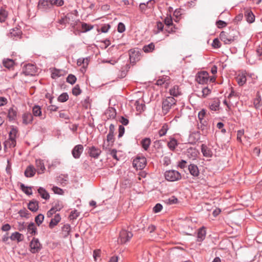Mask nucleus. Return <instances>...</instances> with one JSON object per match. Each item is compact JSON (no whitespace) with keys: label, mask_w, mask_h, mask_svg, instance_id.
I'll list each match as a JSON object with an SVG mask.
<instances>
[{"label":"nucleus","mask_w":262,"mask_h":262,"mask_svg":"<svg viewBox=\"0 0 262 262\" xmlns=\"http://www.w3.org/2000/svg\"><path fill=\"white\" fill-rule=\"evenodd\" d=\"M176 100L173 97H167L162 102V110L164 115L167 114L169 111L171 106L175 105Z\"/></svg>","instance_id":"f257e3e1"},{"label":"nucleus","mask_w":262,"mask_h":262,"mask_svg":"<svg viewBox=\"0 0 262 262\" xmlns=\"http://www.w3.org/2000/svg\"><path fill=\"white\" fill-rule=\"evenodd\" d=\"M164 177L165 179L170 182H174L181 179V173L175 170H167L165 172Z\"/></svg>","instance_id":"f03ea898"},{"label":"nucleus","mask_w":262,"mask_h":262,"mask_svg":"<svg viewBox=\"0 0 262 262\" xmlns=\"http://www.w3.org/2000/svg\"><path fill=\"white\" fill-rule=\"evenodd\" d=\"M7 134L5 135L6 136L8 135V138L6 139L4 143V149L6 150L7 148H11L15 146L16 141H15V133L16 132H6Z\"/></svg>","instance_id":"7ed1b4c3"},{"label":"nucleus","mask_w":262,"mask_h":262,"mask_svg":"<svg viewBox=\"0 0 262 262\" xmlns=\"http://www.w3.org/2000/svg\"><path fill=\"white\" fill-rule=\"evenodd\" d=\"M129 59L132 63L135 64L140 60L142 56V51L138 48L131 49L129 50Z\"/></svg>","instance_id":"20e7f679"},{"label":"nucleus","mask_w":262,"mask_h":262,"mask_svg":"<svg viewBox=\"0 0 262 262\" xmlns=\"http://www.w3.org/2000/svg\"><path fill=\"white\" fill-rule=\"evenodd\" d=\"M133 236V234L131 232L123 229L120 232L118 242L121 244H125L130 241Z\"/></svg>","instance_id":"39448f33"},{"label":"nucleus","mask_w":262,"mask_h":262,"mask_svg":"<svg viewBox=\"0 0 262 262\" xmlns=\"http://www.w3.org/2000/svg\"><path fill=\"white\" fill-rule=\"evenodd\" d=\"M146 164V159L143 156H137L133 161V165L137 169H143Z\"/></svg>","instance_id":"423d86ee"},{"label":"nucleus","mask_w":262,"mask_h":262,"mask_svg":"<svg viewBox=\"0 0 262 262\" xmlns=\"http://www.w3.org/2000/svg\"><path fill=\"white\" fill-rule=\"evenodd\" d=\"M36 72V67L33 64L28 63L23 68V73L26 76H34Z\"/></svg>","instance_id":"0eeeda50"},{"label":"nucleus","mask_w":262,"mask_h":262,"mask_svg":"<svg viewBox=\"0 0 262 262\" xmlns=\"http://www.w3.org/2000/svg\"><path fill=\"white\" fill-rule=\"evenodd\" d=\"M209 78V74L206 71L198 72L195 76L196 81L200 84L207 83Z\"/></svg>","instance_id":"6e6552de"},{"label":"nucleus","mask_w":262,"mask_h":262,"mask_svg":"<svg viewBox=\"0 0 262 262\" xmlns=\"http://www.w3.org/2000/svg\"><path fill=\"white\" fill-rule=\"evenodd\" d=\"M30 252L32 253H36L41 249V245L38 238H33L30 243Z\"/></svg>","instance_id":"1a4fd4ad"},{"label":"nucleus","mask_w":262,"mask_h":262,"mask_svg":"<svg viewBox=\"0 0 262 262\" xmlns=\"http://www.w3.org/2000/svg\"><path fill=\"white\" fill-rule=\"evenodd\" d=\"M87 150L89 156L94 159H98L101 153L100 148L94 146L88 147Z\"/></svg>","instance_id":"9d476101"},{"label":"nucleus","mask_w":262,"mask_h":262,"mask_svg":"<svg viewBox=\"0 0 262 262\" xmlns=\"http://www.w3.org/2000/svg\"><path fill=\"white\" fill-rule=\"evenodd\" d=\"M17 108L13 105L8 110L7 117L10 121H15L17 118Z\"/></svg>","instance_id":"9b49d317"},{"label":"nucleus","mask_w":262,"mask_h":262,"mask_svg":"<svg viewBox=\"0 0 262 262\" xmlns=\"http://www.w3.org/2000/svg\"><path fill=\"white\" fill-rule=\"evenodd\" d=\"M191 221L188 220L186 221L184 224L182 225V226L184 228L183 232L187 235H191L193 232L192 227L190 226V225L192 224Z\"/></svg>","instance_id":"f8f14e48"},{"label":"nucleus","mask_w":262,"mask_h":262,"mask_svg":"<svg viewBox=\"0 0 262 262\" xmlns=\"http://www.w3.org/2000/svg\"><path fill=\"white\" fill-rule=\"evenodd\" d=\"M83 150V147L81 144L76 145L72 150V155L75 159L79 158Z\"/></svg>","instance_id":"ddd939ff"},{"label":"nucleus","mask_w":262,"mask_h":262,"mask_svg":"<svg viewBox=\"0 0 262 262\" xmlns=\"http://www.w3.org/2000/svg\"><path fill=\"white\" fill-rule=\"evenodd\" d=\"M201 151L203 156L206 158H211L213 156L212 150L205 144H203L201 145Z\"/></svg>","instance_id":"4468645a"},{"label":"nucleus","mask_w":262,"mask_h":262,"mask_svg":"<svg viewBox=\"0 0 262 262\" xmlns=\"http://www.w3.org/2000/svg\"><path fill=\"white\" fill-rule=\"evenodd\" d=\"M23 123L25 124L31 123L33 120V116L30 112H26L23 114Z\"/></svg>","instance_id":"2eb2a0df"},{"label":"nucleus","mask_w":262,"mask_h":262,"mask_svg":"<svg viewBox=\"0 0 262 262\" xmlns=\"http://www.w3.org/2000/svg\"><path fill=\"white\" fill-rule=\"evenodd\" d=\"M35 165L36 167V171L38 173L40 174L44 172L45 170V167L42 160L40 159L36 160Z\"/></svg>","instance_id":"dca6fc26"},{"label":"nucleus","mask_w":262,"mask_h":262,"mask_svg":"<svg viewBox=\"0 0 262 262\" xmlns=\"http://www.w3.org/2000/svg\"><path fill=\"white\" fill-rule=\"evenodd\" d=\"M10 239L12 241H16L17 243L22 242L24 239V235L18 232H15L11 234Z\"/></svg>","instance_id":"f3484780"},{"label":"nucleus","mask_w":262,"mask_h":262,"mask_svg":"<svg viewBox=\"0 0 262 262\" xmlns=\"http://www.w3.org/2000/svg\"><path fill=\"white\" fill-rule=\"evenodd\" d=\"M199 154L198 150L193 147H190L187 149V156L190 159L193 160L195 159Z\"/></svg>","instance_id":"a211bd4d"},{"label":"nucleus","mask_w":262,"mask_h":262,"mask_svg":"<svg viewBox=\"0 0 262 262\" xmlns=\"http://www.w3.org/2000/svg\"><path fill=\"white\" fill-rule=\"evenodd\" d=\"M61 221V217L59 213L56 214L53 218L51 220L49 223V227L50 229H53Z\"/></svg>","instance_id":"6ab92c4d"},{"label":"nucleus","mask_w":262,"mask_h":262,"mask_svg":"<svg viewBox=\"0 0 262 262\" xmlns=\"http://www.w3.org/2000/svg\"><path fill=\"white\" fill-rule=\"evenodd\" d=\"M36 169L33 165L28 166L24 172L25 176L27 178H31L34 176L36 172Z\"/></svg>","instance_id":"aec40b11"},{"label":"nucleus","mask_w":262,"mask_h":262,"mask_svg":"<svg viewBox=\"0 0 262 262\" xmlns=\"http://www.w3.org/2000/svg\"><path fill=\"white\" fill-rule=\"evenodd\" d=\"M220 39L224 42L225 45H229L233 42V39H229L227 37V33L225 31H222L220 34Z\"/></svg>","instance_id":"412c9836"},{"label":"nucleus","mask_w":262,"mask_h":262,"mask_svg":"<svg viewBox=\"0 0 262 262\" xmlns=\"http://www.w3.org/2000/svg\"><path fill=\"white\" fill-rule=\"evenodd\" d=\"M188 170L190 174L193 177H198L200 174L198 167L194 164H191L189 165Z\"/></svg>","instance_id":"4be33fe9"},{"label":"nucleus","mask_w":262,"mask_h":262,"mask_svg":"<svg viewBox=\"0 0 262 262\" xmlns=\"http://www.w3.org/2000/svg\"><path fill=\"white\" fill-rule=\"evenodd\" d=\"M200 140V132H191L189 136V140L191 143H195Z\"/></svg>","instance_id":"5701e85b"},{"label":"nucleus","mask_w":262,"mask_h":262,"mask_svg":"<svg viewBox=\"0 0 262 262\" xmlns=\"http://www.w3.org/2000/svg\"><path fill=\"white\" fill-rule=\"evenodd\" d=\"M38 6L44 9H48L52 7V5L50 0H39Z\"/></svg>","instance_id":"b1692460"},{"label":"nucleus","mask_w":262,"mask_h":262,"mask_svg":"<svg viewBox=\"0 0 262 262\" xmlns=\"http://www.w3.org/2000/svg\"><path fill=\"white\" fill-rule=\"evenodd\" d=\"M248 23L251 24L255 21V16L251 10H247L245 14Z\"/></svg>","instance_id":"393cba45"},{"label":"nucleus","mask_w":262,"mask_h":262,"mask_svg":"<svg viewBox=\"0 0 262 262\" xmlns=\"http://www.w3.org/2000/svg\"><path fill=\"white\" fill-rule=\"evenodd\" d=\"M32 115L35 117H41L42 115V111L41 106L38 105H34L32 107Z\"/></svg>","instance_id":"a878e982"},{"label":"nucleus","mask_w":262,"mask_h":262,"mask_svg":"<svg viewBox=\"0 0 262 262\" xmlns=\"http://www.w3.org/2000/svg\"><path fill=\"white\" fill-rule=\"evenodd\" d=\"M28 208L33 212H36L38 209V201L33 200L28 204Z\"/></svg>","instance_id":"bb28decb"},{"label":"nucleus","mask_w":262,"mask_h":262,"mask_svg":"<svg viewBox=\"0 0 262 262\" xmlns=\"http://www.w3.org/2000/svg\"><path fill=\"white\" fill-rule=\"evenodd\" d=\"M27 232L28 233L31 235H35L37 233V228L33 223H30L27 226Z\"/></svg>","instance_id":"cd10ccee"},{"label":"nucleus","mask_w":262,"mask_h":262,"mask_svg":"<svg viewBox=\"0 0 262 262\" xmlns=\"http://www.w3.org/2000/svg\"><path fill=\"white\" fill-rule=\"evenodd\" d=\"M220 105V101L218 99H214L213 101L209 104V108L211 110L216 111L219 109Z\"/></svg>","instance_id":"c85d7f7f"},{"label":"nucleus","mask_w":262,"mask_h":262,"mask_svg":"<svg viewBox=\"0 0 262 262\" xmlns=\"http://www.w3.org/2000/svg\"><path fill=\"white\" fill-rule=\"evenodd\" d=\"M206 230L204 227L200 228L198 232V241H203L206 237Z\"/></svg>","instance_id":"c756f323"},{"label":"nucleus","mask_w":262,"mask_h":262,"mask_svg":"<svg viewBox=\"0 0 262 262\" xmlns=\"http://www.w3.org/2000/svg\"><path fill=\"white\" fill-rule=\"evenodd\" d=\"M37 191L42 199H44L46 200L49 199L50 195L45 188L42 187H39Z\"/></svg>","instance_id":"7c9ffc66"},{"label":"nucleus","mask_w":262,"mask_h":262,"mask_svg":"<svg viewBox=\"0 0 262 262\" xmlns=\"http://www.w3.org/2000/svg\"><path fill=\"white\" fill-rule=\"evenodd\" d=\"M14 63V61L10 58L4 59L3 60V66L7 69H10L11 67H13Z\"/></svg>","instance_id":"2f4dec72"},{"label":"nucleus","mask_w":262,"mask_h":262,"mask_svg":"<svg viewBox=\"0 0 262 262\" xmlns=\"http://www.w3.org/2000/svg\"><path fill=\"white\" fill-rule=\"evenodd\" d=\"M135 105L136 106L137 111L140 112L144 111L146 108L144 101H143V102L140 103L139 100H136Z\"/></svg>","instance_id":"473e14b6"},{"label":"nucleus","mask_w":262,"mask_h":262,"mask_svg":"<svg viewBox=\"0 0 262 262\" xmlns=\"http://www.w3.org/2000/svg\"><path fill=\"white\" fill-rule=\"evenodd\" d=\"M155 46L154 43L150 42L148 45H144L143 47V51L145 53H150L155 50Z\"/></svg>","instance_id":"72a5a7b5"},{"label":"nucleus","mask_w":262,"mask_h":262,"mask_svg":"<svg viewBox=\"0 0 262 262\" xmlns=\"http://www.w3.org/2000/svg\"><path fill=\"white\" fill-rule=\"evenodd\" d=\"M237 140L243 144H246V142L248 141V138L244 135V132H237Z\"/></svg>","instance_id":"f704fd0d"},{"label":"nucleus","mask_w":262,"mask_h":262,"mask_svg":"<svg viewBox=\"0 0 262 262\" xmlns=\"http://www.w3.org/2000/svg\"><path fill=\"white\" fill-rule=\"evenodd\" d=\"M71 231V226L69 224H66L63 226L61 229L62 234L64 237H67Z\"/></svg>","instance_id":"c9c22d12"},{"label":"nucleus","mask_w":262,"mask_h":262,"mask_svg":"<svg viewBox=\"0 0 262 262\" xmlns=\"http://www.w3.org/2000/svg\"><path fill=\"white\" fill-rule=\"evenodd\" d=\"M238 84L239 86L244 85L247 81V78L245 74H242L239 75L238 77L236 79Z\"/></svg>","instance_id":"e433bc0d"},{"label":"nucleus","mask_w":262,"mask_h":262,"mask_svg":"<svg viewBox=\"0 0 262 262\" xmlns=\"http://www.w3.org/2000/svg\"><path fill=\"white\" fill-rule=\"evenodd\" d=\"M69 96L67 92L61 93L57 98V101L59 102H65L69 99Z\"/></svg>","instance_id":"4c0bfd02"},{"label":"nucleus","mask_w":262,"mask_h":262,"mask_svg":"<svg viewBox=\"0 0 262 262\" xmlns=\"http://www.w3.org/2000/svg\"><path fill=\"white\" fill-rule=\"evenodd\" d=\"M164 22L165 25L168 27L173 25L172 17L171 14H167V16L165 18Z\"/></svg>","instance_id":"58836bf2"},{"label":"nucleus","mask_w":262,"mask_h":262,"mask_svg":"<svg viewBox=\"0 0 262 262\" xmlns=\"http://www.w3.org/2000/svg\"><path fill=\"white\" fill-rule=\"evenodd\" d=\"M106 153L111 155L114 159L118 161L119 159L117 156V150L115 149H111L110 148L106 149Z\"/></svg>","instance_id":"ea45409f"},{"label":"nucleus","mask_w":262,"mask_h":262,"mask_svg":"<svg viewBox=\"0 0 262 262\" xmlns=\"http://www.w3.org/2000/svg\"><path fill=\"white\" fill-rule=\"evenodd\" d=\"M151 143L150 139L148 138L143 139L141 141V145L144 150H146L148 148Z\"/></svg>","instance_id":"a19ab883"},{"label":"nucleus","mask_w":262,"mask_h":262,"mask_svg":"<svg viewBox=\"0 0 262 262\" xmlns=\"http://www.w3.org/2000/svg\"><path fill=\"white\" fill-rule=\"evenodd\" d=\"M169 94L174 98V97H178L180 95V93L178 90V86L174 85L172 88L169 90Z\"/></svg>","instance_id":"79ce46f5"},{"label":"nucleus","mask_w":262,"mask_h":262,"mask_svg":"<svg viewBox=\"0 0 262 262\" xmlns=\"http://www.w3.org/2000/svg\"><path fill=\"white\" fill-rule=\"evenodd\" d=\"M76 80H77L76 77L72 74H69L66 78V81L68 83H69L72 85H73L74 84H75Z\"/></svg>","instance_id":"37998d69"},{"label":"nucleus","mask_w":262,"mask_h":262,"mask_svg":"<svg viewBox=\"0 0 262 262\" xmlns=\"http://www.w3.org/2000/svg\"><path fill=\"white\" fill-rule=\"evenodd\" d=\"M94 26L93 25L88 24L86 23H82L81 24V28L83 31L81 32L82 33H85L88 31L91 30L93 28Z\"/></svg>","instance_id":"c03bdc74"},{"label":"nucleus","mask_w":262,"mask_h":262,"mask_svg":"<svg viewBox=\"0 0 262 262\" xmlns=\"http://www.w3.org/2000/svg\"><path fill=\"white\" fill-rule=\"evenodd\" d=\"M7 16H8L7 12L3 9H0V22L1 23L4 22L5 21V19L7 18Z\"/></svg>","instance_id":"a18cd8bd"},{"label":"nucleus","mask_w":262,"mask_h":262,"mask_svg":"<svg viewBox=\"0 0 262 262\" xmlns=\"http://www.w3.org/2000/svg\"><path fill=\"white\" fill-rule=\"evenodd\" d=\"M82 92L80 88V86L78 84H76L73 89H72V94L73 95L75 96H77L79 95Z\"/></svg>","instance_id":"49530a36"},{"label":"nucleus","mask_w":262,"mask_h":262,"mask_svg":"<svg viewBox=\"0 0 262 262\" xmlns=\"http://www.w3.org/2000/svg\"><path fill=\"white\" fill-rule=\"evenodd\" d=\"M20 188L23 192L28 195H30L32 194V190L31 187L26 186L24 184H21Z\"/></svg>","instance_id":"de8ad7c7"},{"label":"nucleus","mask_w":262,"mask_h":262,"mask_svg":"<svg viewBox=\"0 0 262 262\" xmlns=\"http://www.w3.org/2000/svg\"><path fill=\"white\" fill-rule=\"evenodd\" d=\"M211 46L213 49H219L221 47V43L218 38H215L212 41Z\"/></svg>","instance_id":"09e8293b"},{"label":"nucleus","mask_w":262,"mask_h":262,"mask_svg":"<svg viewBox=\"0 0 262 262\" xmlns=\"http://www.w3.org/2000/svg\"><path fill=\"white\" fill-rule=\"evenodd\" d=\"M211 92V90L209 88H208V86H206V87H204L202 89V96L203 97V98H205L208 95H209Z\"/></svg>","instance_id":"8fccbe9b"},{"label":"nucleus","mask_w":262,"mask_h":262,"mask_svg":"<svg viewBox=\"0 0 262 262\" xmlns=\"http://www.w3.org/2000/svg\"><path fill=\"white\" fill-rule=\"evenodd\" d=\"M63 206L61 202L57 201L55 203L54 205L52 207L56 211H60Z\"/></svg>","instance_id":"3c124183"},{"label":"nucleus","mask_w":262,"mask_h":262,"mask_svg":"<svg viewBox=\"0 0 262 262\" xmlns=\"http://www.w3.org/2000/svg\"><path fill=\"white\" fill-rule=\"evenodd\" d=\"M61 76L60 74V71L55 68L53 71L52 72L51 74V78L52 79H56L58 77H59Z\"/></svg>","instance_id":"603ef678"},{"label":"nucleus","mask_w":262,"mask_h":262,"mask_svg":"<svg viewBox=\"0 0 262 262\" xmlns=\"http://www.w3.org/2000/svg\"><path fill=\"white\" fill-rule=\"evenodd\" d=\"M206 114V110L203 108L198 113V118L199 120L200 121V123H202V121H203V119L204 118V117L205 116Z\"/></svg>","instance_id":"864d4df0"},{"label":"nucleus","mask_w":262,"mask_h":262,"mask_svg":"<svg viewBox=\"0 0 262 262\" xmlns=\"http://www.w3.org/2000/svg\"><path fill=\"white\" fill-rule=\"evenodd\" d=\"M43 220L44 215L42 214H38L35 218V221L38 226H39L42 223Z\"/></svg>","instance_id":"5fc2aeb1"},{"label":"nucleus","mask_w":262,"mask_h":262,"mask_svg":"<svg viewBox=\"0 0 262 262\" xmlns=\"http://www.w3.org/2000/svg\"><path fill=\"white\" fill-rule=\"evenodd\" d=\"M177 145V141L175 139H171L168 143V146L171 150H174Z\"/></svg>","instance_id":"6e6d98bb"},{"label":"nucleus","mask_w":262,"mask_h":262,"mask_svg":"<svg viewBox=\"0 0 262 262\" xmlns=\"http://www.w3.org/2000/svg\"><path fill=\"white\" fill-rule=\"evenodd\" d=\"M50 2L51 3L52 6L55 5L57 7H60L64 4L63 0H50Z\"/></svg>","instance_id":"4d7b16f0"},{"label":"nucleus","mask_w":262,"mask_h":262,"mask_svg":"<svg viewBox=\"0 0 262 262\" xmlns=\"http://www.w3.org/2000/svg\"><path fill=\"white\" fill-rule=\"evenodd\" d=\"M125 26L122 22H119L117 26V31L119 33H122L125 31Z\"/></svg>","instance_id":"13d9d810"},{"label":"nucleus","mask_w":262,"mask_h":262,"mask_svg":"<svg viewBox=\"0 0 262 262\" xmlns=\"http://www.w3.org/2000/svg\"><path fill=\"white\" fill-rule=\"evenodd\" d=\"M156 26H157V31L155 32L156 34H158L160 32L162 31L164 29V25L160 21H157Z\"/></svg>","instance_id":"bf43d9fd"},{"label":"nucleus","mask_w":262,"mask_h":262,"mask_svg":"<svg viewBox=\"0 0 262 262\" xmlns=\"http://www.w3.org/2000/svg\"><path fill=\"white\" fill-rule=\"evenodd\" d=\"M70 18L69 16V14L61 17L60 19L58 20V23L62 25H64L67 23V20H70Z\"/></svg>","instance_id":"052dcab7"},{"label":"nucleus","mask_w":262,"mask_h":262,"mask_svg":"<svg viewBox=\"0 0 262 262\" xmlns=\"http://www.w3.org/2000/svg\"><path fill=\"white\" fill-rule=\"evenodd\" d=\"M166 202L167 204L170 205L177 204L178 202V199L174 196H172L169 198L168 199L166 200Z\"/></svg>","instance_id":"680f3d73"},{"label":"nucleus","mask_w":262,"mask_h":262,"mask_svg":"<svg viewBox=\"0 0 262 262\" xmlns=\"http://www.w3.org/2000/svg\"><path fill=\"white\" fill-rule=\"evenodd\" d=\"M86 61V66L88 65V61H89V59H88V58H80L79 59H77V64L78 66H81L82 64H84L85 62Z\"/></svg>","instance_id":"e2e57ef3"},{"label":"nucleus","mask_w":262,"mask_h":262,"mask_svg":"<svg viewBox=\"0 0 262 262\" xmlns=\"http://www.w3.org/2000/svg\"><path fill=\"white\" fill-rule=\"evenodd\" d=\"M139 9L141 12L144 14H146V11L148 9V6H147L146 3H141L139 5Z\"/></svg>","instance_id":"0e129e2a"},{"label":"nucleus","mask_w":262,"mask_h":262,"mask_svg":"<svg viewBox=\"0 0 262 262\" xmlns=\"http://www.w3.org/2000/svg\"><path fill=\"white\" fill-rule=\"evenodd\" d=\"M216 25L219 29H221L227 26V23L224 20H218L216 21Z\"/></svg>","instance_id":"69168bd1"},{"label":"nucleus","mask_w":262,"mask_h":262,"mask_svg":"<svg viewBox=\"0 0 262 262\" xmlns=\"http://www.w3.org/2000/svg\"><path fill=\"white\" fill-rule=\"evenodd\" d=\"M111 28V26L110 24H104V25H103L101 28H100V31L102 32V33H107L109 29Z\"/></svg>","instance_id":"338daca9"},{"label":"nucleus","mask_w":262,"mask_h":262,"mask_svg":"<svg viewBox=\"0 0 262 262\" xmlns=\"http://www.w3.org/2000/svg\"><path fill=\"white\" fill-rule=\"evenodd\" d=\"M52 190L55 193L58 194H63V192H64L63 190L62 189H61L60 188H59L57 186L53 187Z\"/></svg>","instance_id":"774afa93"}]
</instances>
